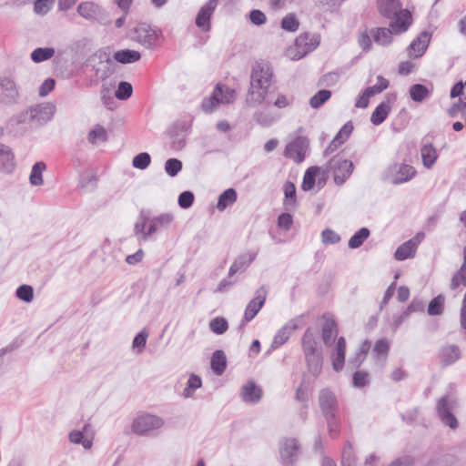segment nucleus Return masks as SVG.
Instances as JSON below:
<instances>
[{"label":"nucleus","instance_id":"53","mask_svg":"<svg viewBox=\"0 0 466 466\" xmlns=\"http://www.w3.org/2000/svg\"><path fill=\"white\" fill-rule=\"evenodd\" d=\"M377 81V84L371 86H368L367 88L364 89L367 92V96H373L377 94L381 93L382 91L389 87V80L384 78L382 76H378Z\"/></svg>","mask_w":466,"mask_h":466},{"label":"nucleus","instance_id":"17","mask_svg":"<svg viewBox=\"0 0 466 466\" xmlns=\"http://www.w3.org/2000/svg\"><path fill=\"white\" fill-rule=\"evenodd\" d=\"M257 256V251H248L238 255L229 267L228 277H233L238 272L245 271L256 259Z\"/></svg>","mask_w":466,"mask_h":466},{"label":"nucleus","instance_id":"3","mask_svg":"<svg viewBox=\"0 0 466 466\" xmlns=\"http://www.w3.org/2000/svg\"><path fill=\"white\" fill-rule=\"evenodd\" d=\"M328 169L332 172L336 185H342L350 177L354 170L351 160L345 159L339 155L331 157L328 163Z\"/></svg>","mask_w":466,"mask_h":466},{"label":"nucleus","instance_id":"43","mask_svg":"<svg viewBox=\"0 0 466 466\" xmlns=\"http://www.w3.org/2000/svg\"><path fill=\"white\" fill-rule=\"evenodd\" d=\"M445 297L439 294L434 297L428 305L427 312L430 316H440L444 310Z\"/></svg>","mask_w":466,"mask_h":466},{"label":"nucleus","instance_id":"41","mask_svg":"<svg viewBox=\"0 0 466 466\" xmlns=\"http://www.w3.org/2000/svg\"><path fill=\"white\" fill-rule=\"evenodd\" d=\"M46 165L43 161L35 162L31 169L29 181L33 186L43 185V172L46 170Z\"/></svg>","mask_w":466,"mask_h":466},{"label":"nucleus","instance_id":"30","mask_svg":"<svg viewBox=\"0 0 466 466\" xmlns=\"http://www.w3.org/2000/svg\"><path fill=\"white\" fill-rule=\"evenodd\" d=\"M140 58V52L133 49H121L115 52L113 55V60L123 65L136 63L139 61Z\"/></svg>","mask_w":466,"mask_h":466},{"label":"nucleus","instance_id":"56","mask_svg":"<svg viewBox=\"0 0 466 466\" xmlns=\"http://www.w3.org/2000/svg\"><path fill=\"white\" fill-rule=\"evenodd\" d=\"M341 466H357V460L350 442H348L343 448L341 454Z\"/></svg>","mask_w":466,"mask_h":466},{"label":"nucleus","instance_id":"48","mask_svg":"<svg viewBox=\"0 0 466 466\" xmlns=\"http://www.w3.org/2000/svg\"><path fill=\"white\" fill-rule=\"evenodd\" d=\"M309 387L310 382L307 380L306 374H303L301 383L296 390L295 398L298 401L305 403V407H308V390H309Z\"/></svg>","mask_w":466,"mask_h":466},{"label":"nucleus","instance_id":"36","mask_svg":"<svg viewBox=\"0 0 466 466\" xmlns=\"http://www.w3.org/2000/svg\"><path fill=\"white\" fill-rule=\"evenodd\" d=\"M420 155L423 166L427 168H431L435 164L438 157L437 150L431 142L422 145Z\"/></svg>","mask_w":466,"mask_h":466},{"label":"nucleus","instance_id":"12","mask_svg":"<svg viewBox=\"0 0 466 466\" xmlns=\"http://www.w3.org/2000/svg\"><path fill=\"white\" fill-rule=\"evenodd\" d=\"M319 405L323 416L338 414L339 401L335 393L328 388L319 392Z\"/></svg>","mask_w":466,"mask_h":466},{"label":"nucleus","instance_id":"45","mask_svg":"<svg viewBox=\"0 0 466 466\" xmlns=\"http://www.w3.org/2000/svg\"><path fill=\"white\" fill-rule=\"evenodd\" d=\"M179 126L174 125L169 130L168 135L171 139V147L175 150L182 149L186 145L185 136L179 134Z\"/></svg>","mask_w":466,"mask_h":466},{"label":"nucleus","instance_id":"6","mask_svg":"<svg viewBox=\"0 0 466 466\" xmlns=\"http://www.w3.org/2000/svg\"><path fill=\"white\" fill-rule=\"evenodd\" d=\"M21 99L16 83L7 76L0 77V105L14 106L18 105Z\"/></svg>","mask_w":466,"mask_h":466},{"label":"nucleus","instance_id":"52","mask_svg":"<svg viewBox=\"0 0 466 466\" xmlns=\"http://www.w3.org/2000/svg\"><path fill=\"white\" fill-rule=\"evenodd\" d=\"M280 26L287 32H296L299 29V21L295 14L290 13L282 18Z\"/></svg>","mask_w":466,"mask_h":466},{"label":"nucleus","instance_id":"26","mask_svg":"<svg viewBox=\"0 0 466 466\" xmlns=\"http://www.w3.org/2000/svg\"><path fill=\"white\" fill-rule=\"evenodd\" d=\"M173 220V215L170 213H164L157 217L153 218L149 221L147 231L144 233V240L147 239L157 232L159 228L166 227Z\"/></svg>","mask_w":466,"mask_h":466},{"label":"nucleus","instance_id":"28","mask_svg":"<svg viewBox=\"0 0 466 466\" xmlns=\"http://www.w3.org/2000/svg\"><path fill=\"white\" fill-rule=\"evenodd\" d=\"M227 368V357L223 350H217L210 359V369L214 374L221 376Z\"/></svg>","mask_w":466,"mask_h":466},{"label":"nucleus","instance_id":"39","mask_svg":"<svg viewBox=\"0 0 466 466\" xmlns=\"http://www.w3.org/2000/svg\"><path fill=\"white\" fill-rule=\"evenodd\" d=\"M320 168L317 166H313L309 167L303 176V180L301 183V188L304 191L311 190L316 183V177L319 175Z\"/></svg>","mask_w":466,"mask_h":466},{"label":"nucleus","instance_id":"1","mask_svg":"<svg viewBox=\"0 0 466 466\" xmlns=\"http://www.w3.org/2000/svg\"><path fill=\"white\" fill-rule=\"evenodd\" d=\"M273 72L269 65L256 63L250 75V88L248 89V99L255 104L266 102L270 104V81Z\"/></svg>","mask_w":466,"mask_h":466},{"label":"nucleus","instance_id":"54","mask_svg":"<svg viewBox=\"0 0 466 466\" xmlns=\"http://www.w3.org/2000/svg\"><path fill=\"white\" fill-rule=\"evenodd\" d=\"M183 167V163L178 158L171 157L165 162V172L171 177H176Z\"/></svg>","mask_w":466,"mask_h":466},{"label":"nucleus","instance_id":"19","mask_svg":"<svg viewBox=\"0 0 466 466\" xmlns=\"http://www.w3.org/2000/svg\"><path fill=\"white\" fill-rule=\"evenodd\" d=\"M319 44V37L318 35H311L309 33L299 35L295 40V46L302 56L313 51Z\"/></svg>","mask_w":466,"mask_h":466},{"label":"nucleus","instance_id":"44","mask_svg":"<svg viewBox=\"0 0 466 466\" xmlns=\"http://www.w3.org/2000/svg\"><path fill=\"white\" fill-rule=\"evenodd\" d=\"M56 50L54 47H37L30 55L32 61L41 63L54 56Z\"/></svg>","mask_w":466,"mask_h":466},{"label":"nucleus","instance_id":"33","mask_svg":"<svg viewBox=\"0 0 466 466\" xmlns=\"http://www.w3.org/2000/svg\"><path fill=\"white\" fill-rule=\"evenodd\" d=\"M394 32L387 27H375L370 30V35L374 42L380 46H388L392 42Z\"/></svg>","mask_w":466,"mask_h":466},{"label":"nucleus","instance_id":"7","mask_svg":"<svg viewBox=\"0 0 466 466\" xmlns=\"http://www.w3.org/2000/svg\"><path fill=\"white\" fill-rule=\"evenodd\" d=\"M164 425V420L152 414H143L136 418L132 424L135 434L144 436L150 431L160 429Z\"/></svg>","mask_w":466,"mask_h":466},{"label":"nucleus","instance_id":"51","mask_svg":"<svg viewBox=\"0 0 466 466\" xmlns=\"http://www.w3.org/2000/svg\"><path fill=\"white\" fill-rule=\"evenodd\" d=\"M133 94V86L127 81H120L115 91V96L118 100L125 101L128 99Z\"/></svg>","mask_w":466,"mask_h":466},{"label":"nucleus","instance_id":"38","mask_svg":"<svg viewBox=\"0 0 466 466\" xmlns=\"http://www.w3.org/2000/svg\"><path fill=\"white\" fill-rule=\"evenodd\" d=\"M410 97L413 102L421 103L431 95L430 89L423 84H414L409 90Z\"/></svg>","mask_w":466,"mask_h":466},{"label":"nucleus","instance_id":"62","mask_svg":"<svg viewBox=\"0 0 466 466\" xmlns=\"http://www.w3.org/2000/svg\"><path fill=\"white\" fill-rule=\"evenodd\" d=\"M354 130V127L351 123V121H348L345 123L342 127L339 130V132L336 134L335 141L339 142L341 145L346 142V140L350 137L351 133Z\"/></svg>","mask_w":466,"mask_h":466},{"label":"nucleus","instance_id":"32","mask_svg":"<svg viewBox=\"0 0 466 466\" xmlns=\"http://www.w3.org/2000/svg\"><path fill=\"white\" fill-rule=\"evenodd\" d=\"M15 157L11 147L4 145L0 150V170L5 173H11L15 169Z\"/></svg>","mask_w":466,"mask_h":466},{"label":"nucleus","instance_id":"64","mask_svg":"<svg viewBox=\"0 0 466 466\" xmlns=\"http://www.w3.org/2000/svg\"><path fill=\"white\" fill-rule=\"evenodd\" d=\"M195 196L192 191L186 190L179 194L177 198L178 206L181 208H189L194 203Z\"/></svg>","mask_w":466,"mask_h":466},{"label":"nucleus","instance_id":"61","mask_svg":"<svg viewBox=\"0 0 466 466\" xmlns=\"http://www.w3.org/2000/svg\"><path fill=\"white\" fill-rule=\"evenodd\" d=\"M327 421L328 429L330 436L335 438L339 431L340 421L338 414H329V416H323Z\"/></svg>","mask_w":466,"mask_h":466},{"label":"nucleus","instance_id":"8","mask_svg":"<svg viewBox=\"0 0 466 466\" xmlns=\"http://www.w3.org/2000/svg\"><path fill=\"white\" fill-rule=\"evenodd\" d=\"M32 127L37 128L46 124L55 114V106L51 104H39L28 107Z\"/></svg>","mask_w":466,"mask_h":466},{"label":"nucleus","instance_id":"18","mask_svg":"<svg viewBox=\"0 0 466 466\" xmlns=\"http://www.w3.org/2000/svg\"><path fill=\"white\" fill-rule=\"evenodd\" d=\"M390 24L394 34L406 32L412 23V15L408 9H400Z\"/></svg>","mask_w":466,"mask_h":466},{"label":"nucleus","instance_id":"60","mask_svg":"<svg viewBox=\"0 0 466 466\" xmlns=\"http://www.w3.org/2000/svg\"><path fill=\"white\" fill-rule=\"evenodd\" d=\"M15 295L19 299L29 303L34 299V289L30 285H20L16 289Z\"/></svg>","mask_w":466,"mask_h":466},{"label":"nucleus","instance_id":"42","mask_svg":"<svg viewBox=\"0 0 466 466\" xmlns=\"http://www.w3.org/2000/svg\"><path fill=\"white\" fill-rule=\"evenodd\" d=\"M370 231L368 228H360L349 239V248L352 249L360 248L364 243V241L370 237Z\"/></svg>","mask_w":466,"mask_h":466},{"label":"nucleus","instance_id":"50","mask_svg":"<svg viewBox=\"0 0 466 466\" xmlns=\"http://www.w3.org/2000/svg\"><path fill=\"white\" fill-rule=\"evenodd\" d=\"M202 386V380L201 378L197 374H190L187 382V387L183 390V396L185 398H189L192 396L193 391L201 388Z\"/></svg>","mask_w":466,"mask_h":466},{"label":"nucleus","instance_id":"27","mask_svg":"<svg viewBox=\"0 0 466 466\" xmlns=\"http://www.w3.org/2000/svg\"><path fill=\"white\" fill-rule=\"evenodd\" d=\"M241 396L246 402H258L261 399L262 390L254 381L250 380L242 387Z\"/></svg>","mask_w":466,"mask_h":466},{"label":"nucleus","instance_id":"57","mask_svg":"<svg viewBox=\"0 0 466 466\" xmlns=\"http://www.w3.org/2000/svg\"><path fill=\"white\" fill-rule=\"evenodd\" d=\"M253 118L258 124L263 127H268L277 120L270 112L263 110L255 112Z\"/></svg>","mask_w":466,"mask_h":466},{"label":"nucleus","instance_id":"11","mask_svg":"<svg viewBox=\"0 0 466 466\" xmlns=\"http://www.w3.org/2000/svg\"><path fill=\"white\" fill-rule=\"evenodd\" d=\"M218 4V0H208L198 10L195 24L203 32H209L211 29L210 20Z\"/></svg>","mask_w":466,"mask_h":466},{"label":"nucleus","instance_id":"63","mask_svg":"<svg viewBox=\"0 0 466 466\" xmlns=\"http://www.w3.org/2000/svg\"><path fill=\"white\" fill-rule=\"evenodd\" d=\"M69 441L75 444H82L85 449L92 447V441L86 439L84 433L80 431H72L69 433Z\"/></svg>","mask_w":466,"mask_h":466},{"label":"nucleus","instance_id":"21","mask_svg":"<svg viewBox=\"0 0 466 466\" xmlns=\"http://www.w3.org/2000/svg\"><path fill=\"white\" fill-rule=\"evenodd\" d=\"M461 350L457 345L451 344L442 346L440 350V360L442 367H447L454 364L461 359Z\"/></svg>","mask_w":466,"mask_h":466},{"label":"nucleus","instance_id":"20","mask_svg":"<svg viewBox=\"0 0 466 466\" xmlns=\"http://www.w3.org/2000/svg\"><path fill=\"white\" fill-rule=\"evenodd\" d=\"M298 328L299 326L297 324L296 319L289 320L287 324H285L282 328H280L278 330V332L274 336L270 348L276 350L284 343H286L291 335V331L296 330Z\"/></svg>","mask_w":466,"mask_h":466},{"label":"nucleus","instance_id":"37","mask_svg":"<svg viewBox=\"0 0 466 466\" xmlns=\"http://www.w3.org/2000/svg\"><path fill=\"white\" fill-rule=\"evenodd\" d=\"M390 112V106L388 102H380L373 110L370 116V122L374 126L382 124Z\"/></svg>","mask_w":466,"mask_h":466},{"label":"nucleus","instance_id":"9","mask_svg":"<svg viewBox=\"0 0 466 466\" xmlns=\"http://www.w3.org/2000/svg\"><path fill=\"white\" fill-rule=\"evenodd\" d=\"M308 147L309 140L305 137H297L286 146L284 155L299 164L304 161Z\"/></svg>","mask_w":466,"mask_h":466},{"label":"nucleus","instance_id":"55","mask_svg":"<svg viewBox=\"0 0 466 466\" xmlns=\"http://www.w3.org/2000/svg\"><path fill=\"white\" fill-rule=\"evenodd\" d=\"M209 329L217 335L224 334L228 329V320L223 317H216L209 322Z\"/></svg>","mask_w":466,"mask_h":466},{"label":"nucleus","instance_id":"25","mask_svg":"<svg viewBox=\"0 0 466 466\" xmlns=\"http://www.w3.org/2000/svg\"><path fill=\"white\" fill-rule=\"evenodd\" d=\"M283 206L287 211L294 210L297 206V189L293 182L288 180L283 185Z\"/></svg>","mask_w":466,"mask_h":466},{"label":"nucleus","instance_id":"29","mask_svg":"<svg viewBox=\"0 0 466 466\" xmlns=\"http://www.w3.org/2000/svg\"><path fill=\"white\" fill-rule=\"evenodd\" d=\"M417 250V243L414 239H409L397 248L394 258L399 261L413 258Z\"/></svg>","mask_w":466,"mask_h":466},{"label":"nucleus","instance_id":"15","mask_svg":"<svg viewBox=\"0 0 466 466\" xmlns=\"http://www.w3.org/2000/svg\"><path fill=\"white\" fill-rule=\"evenodd\" d=\"M431 34L428 31H422L420 35L411 41L408 46V56L411 58H420L426 52Z\"/></svg>","mask_w":466,"mask_h":466},{"label":"nucleus","instance_id":"47","mask_svg":"<svg viewBox=\"0 0 466 466\" xmlns=\"http://www.w3.org/2000/svg\"><path fill=\"white\" fill-rule=\"evenodd\" d=\"M331 96V91L320 89L309 99V105L312 108L318 109L322 106Z\"/></svg>","mask_w":466,"mask_h":466},{"label":"nucleus","instance_id":"24","mask_svg":"<svg viewBox=\"0 0 466 466\" xmlns=\"http://www.w3.org/2000/svg\"><path fill=\"white\" fill-rule=\"evenodd\" d=\"M222 95V87L219 84H218L210 96L203 99L201 104L202 110L205 113H212L219 104L224 103Z\"/></svg>","mask_w":466,"mask_h":466},{"label":"nucleus","instance_id":"4","mask_svg":"<svg viewBox=\"0 0 466 466\" xmlns=\"http://www.w3.org/2000/svg\"><path fill=\"white\" fill-rule=\"evenodd\" d=\"M5 128L7 133L13 137H22L29 129H34L28 108L10 116L5 122Z\"/></svg>","mask_w":466,"mask_h":466},{"label":"nucleus","instance_id":"14","mask_svg":"<svg viewBox=\"0 0 466 466\" xmlns=\"http://www.w3.org/2000/svg\"><path fill=\"white\" fill-rule=\"evenodd\" d=\"M437 413L441 422L451 429L458 427V420L451 411L448 395L442 396L437 403Z\"/></svg>","mask_w":466,"mask_h":466},{"label":"nucleus","instance_id":"49","mask_svg":"<svg viewBox=\"0 0 466 466\" xmlns=\"http://www.w3.org/2000/svg\"><path fill=\"white\" fill-rule=\"evenodd\" d=\"M87 140L90 144H96L97 140L106 141L107 140V132L106 128L97 124L95 126L93 129H91L87 135Z\"/></svg>","mask_w":466,"mask_h":466},{"label":"nucleus","instance_id":"46","mask_svg":"<svg viewBox=\"0 0 466 466\" xmlns=\"http://www.w3.org/2000/svg\"><path fill=\"white\" fill-rule=\"evenodd\" d=\"M114 63L97 64L93 66V70L98 79L105 81L115 73Z\"/></svg>","mask_w":466,"mask_h":466},{"label":"nucleus","instance_id":"34","mask_svg":"<svg viewBox=\"0 0 466 466\" xmlns=\"http://www.w3.org/2000/svg\"><path fill=\"white\" fill-rule=\"evenodd\" d=\"M77 13L86 20H94L101 13V7L94 2H83L77 6Z\"/></svg>","mask_w":466,"mask_h":466},{"label":"nucleus","instance_id":"35","mask_svg":"<svg viewBox=\"0 0 466 466\" xmlns=\"http://www.w3.org/2000/svg\"><path fill=\"white\" fill-rule=\"evenodd\" d=\"M238 198V193L235 188L229 187L224 190L218 198L217 208L224 211L227 208L233 205Z\"/></svg>","mask_w":466,"mask_h":466},{"label":"nucleus","instance_id":"31","mask_svg":"<svg viewBox=\"0 0 466 466\" xmlns=\"http://www.w3.org/2000/svg\"><path fill=\"white\" fill-rule=\"evenodd\" d=\"M325 318L322 326V339L326 346H330L338 333V326L336 321L331 318Z\"/></svg>","mask_w":466,"mask_h":466},{"label":"nucleus","instance_id":"23","mask_svg":"<svg viewBox=\"0 0 466 466\" xmlns=\"http://www.w3.org/2000/svg\"><path fill=\"white\" fill-rule=\"evenodd\" d=\"M346 340L344 337L338 339L334 352L331 356L332 368L335 371H340L345 363Z\"/></svg>","mask_w":466,"mask_h":466},{"label":"nucleus","instance_id":"22","mask_svg":"<svg viewBox=\"0 0 466 466\" xmlns=\"http://www.w3.org/2000/svg\"><path fill=\"white\" fill-rule=\"evenodd\" d=\"M377 7L380 14L388 19H392L402 9L400 0H378Z\"/></svg>","mask_w":466,"mask_h":466},{"label":"nucleus","instance_id":"2","mask_svg":"<svg viewBox=\"0 0 466 466\" xmlns=\"http://www.w3.org/2000/svg\"><path fill=\"white\" fill-rule=\"evenodd\" d=\"M160 35V30L153 28L147 23H139L129 31L128 37L133 41H137L147 49H152L156 46Z\"/></svg>","mask_w":466,"mask_h":466},{"label":"nucleus","instance_id":"5","mask_svg":"<svg viewBox=\"0 0 466 466\" xmlns=\"http://www.w3.org/2000/svg\"><path fill=\"white\" fill-rule=\"evenodd\" d=\"M279 451L283 466H295L300 454V445L295 438H282L279 442Z\"/></svg>","mask_w":466,"mask_h":466},{"label":"nucleus","instance_id":"59","mask_svg":"<svg viewBox=\"0 0 466 466\" xmlns=\"http://www.w3.org/2000/svg\"><path fill=\"white\" fill-rule=\"evenodd\" d=\"M148 338V332L146 329L139 331L132 341V348L137 350V353H141L146 347V343Z\"/></svg>","mask_w":466,"mask_h":466},{"label":"nucleus","instance_id":"40","mask_svg":"<svg viewBox=\"0 0 466 466\" xmlns=\"http://www.w3.org/2000/svg\"><path fill=\"white\" fill-rule=\"evenodd\" d=\"M308 371L317 378L322 370L323 356L322 354L309 356L305 358Z\"/></svg>","mask_w":466,"mask_h":466},{"label":"nucleus","instance_id":"58","mask_svg":"<svg viewBox=\"0 0 466 466\" xmlns=\"http://www.w3.org/2000/svg\"><path fill=\"white\" fill-rule=\"evenodd\" d=\"M151 163V157L147 152H141L133 157L132 165L135 168L144 170Z\"/></svg>","mask_w":466,"mask_h":466},{"label":"nucleus","instance_id":"16","mask_svg":"<svg viewBox=\"0 0 466 466\" xmlns=\"http://www.w3.org/2000/svg\"><path fill=\"white\" fill-rule=\"evenodd\" d=\"M301 346L305 358L322 354L321 348L319 347L317 335L309 328L306 329L302 336Z\"/></svg>","mask_w":466,"mask_h":466},{"label":"nucleus","instance_id":"13","mask_svg":"<svg viewBox=\"0 0 466 466\" xmlns=\"http://www.w3.org/2000/svg\"><path fill=\"white\" fill-rule=\"evenodd\" d=\"M389 171L392 175L393 185L408 182L416 175L415 168L405 163H395L389 167Z\"/></svg>","mask_w":466,"mask_h":466},{"label":"nucleus","instance_id":"10","mask_svg":"<svg viewBox=\"0 0 466 466\" xmlns=\"http://www.w3.org/2000/svg\"><path fill=\"white\" fill-rule=\"evenodd\" d=\"M268 296L266 286L259 287L255 291L254 298L247 304L244 316L245 321H251L264 306Z\"/></svg>","mask_w":466,"mask_h":466}]
</instances>
